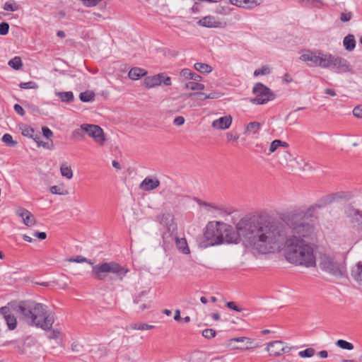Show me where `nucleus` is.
I'll return each mask as SVG.
<instances>
[{
	"mask_svg": "<svg viewBox=\"0 0 362 362\" xmlns=\"http://www.w3.org/2000/svg\"><path fill=\"white\" fill-rule=\"evenodd\" d=\"M42 131L43 136L47 139H49L53 136V132L47 127H43L42 128Z\"/></svg>",
	"mask_w": 362,
	"mask_h": 362,
	"instance_id": "54",
	"label": "nucleus"
},
{
	"mask_svg": "<svg viewBox=\"0 0 362 362\" xmlns=\"http://www.w3.org/2000/svg\"><path fill=\"white\" fill-rule=\"evenodd\" d=\"M19 86L21 88H24V89H30V88H37V85L36 84L35 82L34 81H28V82H25V83H21Z\"/></svg>",
	"mask_w": 362,
	"mask_h": 362,
	"instance_id": "43",
	"label": "nucleus"
},
{
	"mask_svg": "<svg viewBox=\"0 0 362 362\" xmlns=\"http://www.w3.org/2000/svg\"><path fill=\"white\" fill-rule=\"evenodd\" d=\"M286 348L284 346V343L281 341L269 342L267 344V350L269 351L270 355L274 356H278L284 353L289 351L290 348H288V350H286Z\"/></svg>",
	"mask_w": 362,
	"mask_h": 362,
	"instance_id": "14",
	"label": "nucleus"
},
{
	"mask_svg": "<svg viewBox=\"0 0 362 362\" xmlns=\"http://www.w3.org/2000/svg\"><path fill=\"white\" fill-rule=\"evenodd\" d=\"M60 173L63 177L70 180L73 177V171L71 166L67 165L66 163H62L60 166Z\"/></svg>",
	"mask_w": 362,
	"mask_h": 362,
	"instance_id": "29",
	"label": "nucleus"
},
{
	"mask_svg": "<svg viewBox=\"0 0 362 362\" xmlns=\"http://www.w3.org/2000/svg\"><path fill=\"white\" fill-rule=\"evenodd\" d=\"M8 65L15 70H18L23 66L21 57H15L8 62Z\"/></svg>",
	"mask_w": 362,
	"mask_h": 362,
	"instance_id": "33",
	"label": "nucleus"
},
{
	"mask_svg": "<svg viewBox=\"0 0 362 362\" xmlns=\"http://www.w3.org/2000/svg\"><path fill=\"white\" fill-rule=\"evenodd\" d=\"M327 54V52H324L319 49H305L303 51L299 59L302 62L307 63L310 66L326 69Z\"/></svg>",
	"mask_w": 362,
	"mask_h": 362,
	"instance_id": "8",
	"label": "nucleus"
},
{
	"mask_svg": "<svg viewBox=\"0 0 362 362\" xmlns=\"http://www.w3.org/2000/svg\"><path fill=\"white\" fill-rule=\"evenodd\" d=\"M2 141L8 146H15L17 144V141L13 140V137L9 134H5L2 137Z\"/></svg>",
	"mask_w": 362,
	"mask_h": 362,
	"instance_id": "37",
	"label": "nucleus"
},
{
	"mask_svg": "<svg viewBox=\"0 0 362 362\" xmlns=\"http://www.w3.org/2000/svg\"><path fill=\"white\" fill-rule=\"evenodd\" d=\"M320 268L325 272L337 279L346 275V266L344 262L329 254H322L320 257Z\"/></svg>",
	"mask_w": 362,
	"mask_h": 362,
	"instance_id": "5",
	"label": "nucleus"
},
{
	"mask_svg": "<svg viewBox=\"0 0 362 362\" xmlns=\"http://www.w3.org/2000/svg\"><path fill=\"white\" fill-rule=\"evenodd\" d=\"M222 95H223V94L221 93L215 91V92L210 93L209 94L204 93V95L203 96H204V99L206 100V99H218V98H221Z\"/></svg>",
	"mask_w": 362,
	"mask_h": 362,
	"instance_id": "44",
	"label": "nucleus"
},
{
	"mask_svg": "<svg viewBox=\"0 0 362 362\" xmlns=\"http://www.w3.org/2000/svg\"><path fill=\"white\" fill-rule=\"evenodd\" d=\"M0 314L5 320L8 329L13 330L17 327V319L14 310L11 308V303H8L6 306L0 308Z\"/></svg>",
	"mask_w": 362,
	"mask_h": 362,
	"instance_id": "12",
	"label": "nucleus"
},
{
	"mask_svg": "<svg viewBox=\"0 0 362 362\" xmlns=\"http://www.w3.org/2000/svg\"><path fill=\"white\" fill-rule=\"evenodd\" d=\"M84 130L82 129V124L79 129H76L72 132V137L76 139H82L84 136Z\"/></svg>",
	"mask_w": 362,
	"mask_h": 362,
	"instance_id": "40",
	"label": "nucleus"
},
{
	"mask_svg": "<svg viewBox=\"0 0 362 362\" xmlns=\"http://www.w3.org/2000/svg\"><path fill=\"white\" fill-rule=\"evenodd\" d=\"M33 235L40 240H45L47 238V234L45 232H35Z\"/></svg>",
	"mask_w": 362,
	"mask_h": 362,
	"instance_id": "61",
	"label": "nucleus"
},
{
	"mask_svg": "<svg viewBox=\"0 0 362 362\" xmlns=\"http://www.w3.org/2000/svg\"><path fill=\"white\" fill-rule=\"evenodd\" d=\"M83 3V4L86 6H96L99 2H100L102 0H81Z\"/></svg>",
	"mask_w": 362,
	"mask_h": 362,
	"instance_id": "51",
	"label": "nucleus"
},
{
	"mask_svg": "<svg viewBox=\"0 0 362 362\" xmlns=\"http://www.w3.org/2000/svg\"><path fill=\"white\" fill-rule=\"evenodd\" d=\"M226 306L228 308L232 309V310H233L235 311H237V312H241L242 311V308H240L238 306H237L236 303L235 302H233V301L228 302L226 303Z\"/></svg>",
	"mask_w": 362,
	"mask_h": 362,
	"instance_id": "52",
	"label": "nucleus"
},
{
	"mask_svg": "<svg viewBox=\"0 0 362 362\" xmlns=\"http://www.w3.org/2000/svg\"><path fill=\"white\" fill-rule=\"evenodd\" d=\"M230 3L244 8H252L259 4L256 0H230Z\"/></svg>",
	"mask_w": 362,
	"mask_h": 362,
	"instance_id": "19",
	"label": "nucleus"
},
{
	"mask_svg": "<svg viewBox=\"0 0 362 362\" xmlns=\"http://www.w3.org/2000/svg\"><path fill=\"white\" fill-rule=\"evenodd\" d=\"M352 276L358 281H362V264H357L356 267L352 271Z\"/></svg>",
	"mask_w": 362,
	"mask_h": 362,
	"instance_id": "32",
	"label": "nucleus"
},
{
	"mask_svg": "<svg viewBox=\"0 0 362 362\" xmlns=\"http://www.w3.org/2000/svg\"><path fill=\"white\" fill-rule=\"evenodd\" d=\"M228 225L218 221L209 222L204 233L205 241L202 243L203 247H206L223 243V234L227 232Z\"/></svg>",
	"mask_w": 362,
	"mask_h": 362,
	"instance_id": "6",
	"label": "nucleus"
},
{
	"mask_svg": "<svg viewBox=\"0 0 362 362\" xmlns=\"http://www.w3.org/2000/svg\"><path fill=\"white\" fill-rule=\"evenodd\" d=\"M226 137L228 141H230V140L237 141L239 138V135L238 134H233L230 132H228L226 134Z\"/></svg>",
	"mask_w": 362,
	"mask_h": 362,
	"instance_id": "62",
	"label": "nucleus"
},
{
	"mask_svg": "<svg viewBox=\"0 0 362 362\" xmlns=\"http://www.w3.org/2000/svg\"><path fill=\"white\" fill-rule=\"evenodd\" d=\"M162 77V75L157 74L152 76H147L144 80V84L147 88H151L160 86V78Z\"/></svg>",
	"mask_w": 362,
	"mask_h": 362,
	"instance_id": "20",
	"label": "nucleus"
},
{
	"mask_svg": "<svg viewBox=\"0 0 362 362\" xmlns=\"http://www.w3.org/2000/svg\"><path fill=\"white\" fill-rule=\"evenodd\" d=\"M353 115L357 118H362V107L356 106L353 110Z\"/></svg>",
	"mask_w": 362,
	"mask_h": 362,
	"instance_id": "53",
	"label": "nucleus"
},
{
	"mask_svg": "<svg viewBox=\"0 0 362 362\" xmlns=\"http://www.w3.org/2000/svg\"><path fill=\"white\" fill-rule=\"evenodd\" d=\"M49 190H50V192L54 194L64 195V194H67V193H68L67 191H61V189L57 185L52 186L50 187Z\"/></svg>",
	"mask_w": 362,
	"mask_h": 362,
	"instance_id": "48",
	"label": "nucleus"
},
{
	"mask_svg": "<svg viewBox=\"0 0 362 362\" xmlns=\"http://www.w3.org/2000/svg\"><path fill=\"white\" fill-rule=\"evenodd\" d=\"M336 345L342 349L352 350L354 349V345L351 343L344 339L337 340Z\"/></svg>",
	"mask_w": 362,
	"mask_h": 362,
	"instance_id": "35",
	"label": "nucleus"
},
{
	"mask_svg": "<svg viewBox=\"0 0 362 362\" xmlns=\"http://www.w3.org/2000/svg\"><path fill=\"white\" fill-rule=\"evenodd\" d=\"M150 308V302H145L144 303H141L139 307H138V311H143L145 309H147V308Z\"/></svg>",
	"mask_w": 362,
	"mask_h": 362,
	"instance_id": "63",
	"label": "nucleus"
},
{
	"mask_svg": "<svg viewBox=\"0 0 362 362\" xmlns=\"http://www.w3.org/2000/svg\"><path fill=\"white\" fill-rule=\"evenodd\" d=\"M82 129L85 133L93 138L94 141L100 146H103L106 141L103 129L98 125L82 124Z\"/></svg>",
	"mask_w": 362,
	"mask_h": 362,
	"instance_id": "11",
	"label": "nucleus"
},
{
	"mask_svg": "<svg viewBox=\"0 0 362 362\" xmlns=\"http://www.w3.org/2000/svg\"><path fill=\"white\" fill-rule=\"evenodd\" d=\"M343 45L346 50L353 51L356 47V40L353 35L349 34L344 38Z\"/></svg>",
	"mask_w": 362,
	"mask_h": 362,
	"instance_id": "23",
	"label": "nucleus"
},
{
	"mask_svg": "<svg viewBox=\"0 0 362 362\" xmlns=\"http://www.w3.org/2000/svg\"><path fill=\"white\" fill-rule=\"evenodd\" d=\"M252 93L255 98L250 100V102L255 105H264L275 98V94L269 88L259 82L255 84Z\"/></svg>",
	"mask_w": 362,
	"mask_h": 362,
	"instance_id": "9",
	"label": "nucleus"
},
{
	"mask_svg": "<svg viewBox=\"0 0 362 362\" xmlns=\"http://www.w3.org/2000/svg\"><path fill=\"white\" fill-rule=\"evenodd\" d=\"M270 69L267 66H263L261 69H256L254 71V76H258L259 75H267L270 73Z\"/></svg>",
	"mask_w": 362,
	"mask_h": 362,
	"instance_id": "41",
	"label": "nucleus"
},
{
	"mask_svg": "<svg viewBox=\"0 0 362 362\" xmlns=\"http://www.w3.org/2000/svg\"><path fill=\"white\" fill-rule=\"evenodd\" d=\"M11 308L14 310L21 320L30 325L50 329L54 323V317L47 310V306L33 301H12Z\"/></svg>",
	"mask_w": 362,
	"mask_h": 362,
	"instance_id": "2",
	"label": "nucleus"
},
{
	"mask_svg": "<svg viewBox=\"0 0 362 362\" xmlns=\"http://www.w3.org/2000/svg\"><path fill=\"white\" fill-rule=\"evenodd\" d=\"M315 350L313 348H308L298 352V356L301 358H310L315 355Z\"/></svg>",
	"mask_w": 362,
	"mask_h": 362,
	"instance_id": "36",
	"label": "nucleus"
},
{
	"mask_svg": "<svg viewBox=\"0 0 362 362\" xmlns=\"http://www.w3.org/2000/svg\"><path fill=\"white\" fill-rule=\"evenodd\" d=\"M155 327L154 325H148L144 322H133L129 325V328L133 330H148Z\"/></svg>",
	"mask_w": 362,
	"mask_h": 362,
	"instance_id": "26",
	"label": "nucleus"
},
{
	"mask_svg": "<svg viewBox=\"0 0 362 362\" xmlns=\"http://www.w3.org/2000/svg\"><path fill=\"white\" fill-rule=\"evenodd\" d=\"M4 9L8 11H15L18 9V6L13 1H6L4 6Z\"/></svg>",
	"mask_w": 362,
	"mask_h": 362,
	"instance_id": "39",
	"label": "nucleus"
},
{
	"mask_svg": "<svg viewBox=\"0 0 362 362\" xmlns=\"http://www.w3.org/2000/svg\"><path fill=\"white\" fill-rule=\"evenodd\" d=\"M55 94L64 103H71L74 99V93L71 91L56 92Z\"/></svg>",
	"mask_w": 362,
	"mask_h": 362,
	"instance_id": "25",
	"label": "nucleus"
},
{
	"mask_svg": "<svg viewBox=\"0 0 362 362\" xmlns=\"http://www.w3.org/2000/svg\"><path fill=\"white\" fill-rule=\"evenodd\" d=\"M345 213L352 223H357L358 228L362 230V211L349 206L346 209Z\"/></svg>",
	"mask_w": 362,
	"mask_h": 362,
	"instance_id": "15",
	"label": "nucleus"
},
{
	"mask_svg": "<svg viewBox=\"0 0 362 362\" xmlns=\"http://www.w3.org/2000/svg\"><path fill=\"white\" fill-rule=\"evenodd\" d=\"M147 74V71L139 67H134L130 69L129 71L128 76L129 78L132 80H138L139 78H141L142 76H146Z\"/></svg>",
	"mask_w": 362,
	"mask_h": 362,
	"instance_id": "21",
	"label": "nucleus"
},
{
	"mask_svg": "<svg viewBox=\"0 0 362 362\" xmlns=\"http://www.w3.org/2000/svg\"><path fill=\"white\" fill-rule=\"evenodd\" d=\"M60 336V332L58 329H54L49 335V339H59Z\"/></svg>",
	"mask_w": 362,
	"mask_h": 362,
	"instance_id": "60",
	"label": "nucleus"
},
{
	"mask_svg": "<svg viewBox=\"0 0 362 362\" xmlns=\"http://www.w3.org/2000/svg\"><path fill=\"white\" fill-rule=\"evenodd\" d=\"M332 68L337 74L354 73L349 62L340 56L328 53L326 69Z\"/></svg>",
	"mask_w": 362,
	"mask_h": 362,
	"instance_id": "10",
	"label": "nucleus"
},
{
	"mask_svg": "<svg viewBox=\"0 0 362 362\" xmlns=\"http://www.w3.org/2000/svg\"><path fill=\"white\" fill-rule=\"evenodd\" d=\"M38 146H42L43 148H47V149H53L54 144H53L52 141H51L50 143L40 141V143H38Z\"/></svg>",
	"mask_w": 362,
	"mask_h": 362,
	"instance_id": "55",
	"label": "nucleus"
},
{
	"mask_svg": "<svg viewBox=\"0 0 362 362\" xmlns=\"http://www.w3.org/2000/svg\"><path fill=\"white\" fill-rule=\"evenodd\" d=\"M185 123V118L182 116H178L175 118L173 124L177 126H181Z\"/></svg>",
	"mask_w": 362,
	"mask_h": 362,
	"instance_id": "56",
	"label": "nucleus"
},
{
	"mask_svg": "<svg viewBox=\"0 0 362 362\" xmlns=\"http://www.w3.org/2000/svg\"><path fill=\"white\" fill-rule=\"evenodd\" d=\"M68 261L76 263L86 262L90 264L92 266L91 274L98 281L112 280L113 278L110 274H113L119 281H122L126 274L129 272L128 268L122 267L114 261L93 264L90 259L80 255L76 258H69Z\"/></svg>",
	"mask_w": 362,
	"mask_h": 362,
	"instance_id": "4",
	"label": "nucleus"
},
{
	"mask_svg": "<svg viewBox=\"0 0 362 362\" xmlns=\"http://www.w3.org/2000/svg\"><path fill=\"white\" fill-rule=\"evenodd\" d=\"M160 185V181L157 178L146 177L139 185V188L144 191H151Z\"/></svg>",
	"mask_w": 362,
	"mask_h": 362,
	"instance_id": "16",
	"label": "nucleus"
},
{
	"mask_svg": "<svg viewBox=\"0 0 362 362\" xmlns=\"http://www.w3.org/2000/svg\"><path fill=\"white\" fill-rule=\"evenodd\" d=\"M180 76L184 77L185 78H189L194 80V81H200L202 80V76L188 69H182L180 73Z\"/></svg>",
	"mask_w": 362,
	"mask_h": 362,
	"instance_id": "24",
	"label": "nucleus"
},
{
	"mask_svg": "<svg viewBox=\"0 0 362 362\" xmlns=\"http://www.w3.org/2000/svg\"><path fill=\"white\" fill-rule=\"evenodd\" d=\"M16 214L22 218L23 223L28 227H33L36 224L37 221L35 216L28 209L18 207Z\"/></svg>",
	"mask_w": 362,
	"mask_h": 362,
	"instance_id": "13",
	"label": "nucleus"
},
{
	"mask_svg": "<svg viewBox=\"0 0 362 362\" xmlns=\"http://www.w3.org/2000/svg\"><path fill=\"white\" fill-rule=\"evenodd\" d=\"M175 244L177 249L183 254L188 255L190 253V250L188 247L187 240L185 238H175Z\"/></svg>",
	"mask_w": 362,
	"mask_h": 362,
	"instance_id": "22",
	"label": "nucleus"
},
{
	"mask_svg": "<svg viewBox=\"0 0 362 362\" xmlns=\"http://www.w3.org/2000/svg\"><path fill=\"white\" fill-rule=\"evenodd\" d=\"M34 133H35V131L34 129L30 127H28V126H25L23 129H22V134L25 136H28V137H33L34 136Z\"/></svg>",
	"mask_w": 362,
	"mask_h": 362,
	"instance_id": "42",
	"label": "nucleus"
},
{
	"mask_svg": "<svg viewBox=\"0 0 362 362\" xmlns=\"http://www.w3.org/2000/svg\"><path fill=\"white\" fill-rule=\"evenodd\" d=\"M204 88L205 86L204 84L197 83L195 81L186 83L184 86L185 89H190L192 90H202Z\"/></svg>",
	"mask_w": 362,
	"mask_h": 362,
	"instance_id": "31",
	"label": "nucleus"
},
{
	"mask_svg": "<svg viewBox=\"0 0 362 362\" xmlns=\"http://www.w3.org/2000/svg\"><path fill=\"white\" fill-rule=\"evenodd\" d=\"M9 24L6 22H2L0 23V35H5L8 33Z\"/></svg>",
	"mask_w": 362,
	"mask_h": 362,
	"instance_id": "47",
	"label": "nucleus"
},
{
	"mask_svg": "<svg viewBox=\"0 0 362 362\" xmlns=\"http://www.w3.org/2000/svg\"><path fill=\"white\" fill-rule=\"evenodd\" d=\"M282 156H283V159H282L281 163L283 165L284 164L287 165L288 161L291 160V158H292V156L291 155V153L286 151H284Z\"/></svg>",
	"mask_w": 362,
	"mask_h": 362,
	"instance_id": "50",
	"label": "nucleus"
},
{
	"mask_svg": "<svg viewBox=\"0 0 362 362\" xmlns=\"http://www.w3.org/2000/svg\"><path fill=\"white\" fill-rule=\"evenodd\" d=\"M269 219L272 221V218L265 212H259L252 216H248L241 218L236 224V231H234L233 228L228 225L227 232L223 234V243H234L238 244L240 242V237L247 240L250 246L255 250L253 238L257 235L252 227L254 222L259 221V219Z\"/></svg>",
	"mask_w": 362,
	"mask_h": 362,
	"instance_id": "3",
	"label": "nucleus"
},
{
	"mask_svg": "<svg viewBox=\"0 0 362 362\" xmlns=\"http://www.w3.org/2000/svg\"><path fill=\"white\" fill-rule=\"evenodd\" d=\"M232 117L230 115L221 117L212 122V127L218 129H227L232 123Z\"/></svg>",
	"mask_w": 362,
	"mask_h": 362,
	"instance_id": "17",
	"label": "nucleus"
},
{
	"mask_svg": "<svg viewBox=\"0 0 362 362\" xmlns=\"http://www.w3.org/2000/svg\"><path fill=\"white\" fill-rule=\"evenodd\" d=\"M202 335L206 339H211L216 336V331L213 329H205L202 332Z\"/></svg>",
	"mask_w": 362,
	"mask_h": 362,
	"instance_id": "46",
	"label": "nucleus"
},
{
	"mask_svg": "<svg viewBox=\"0 0 362 362\" xmlns=\"http://www.w3.org/2000/svg\"><path fill=\"white\" fill-rule=\"evenodd\" d=\"M194 66L197 71L203 74H208L212 71L211 66L204 63H196Z\"/></svg>",
	"mask_w": 362,
	"mask_h": 362,
	"instance_id": "30",
	"label": "nucleus"
},
{
	"mask_svg": "<svg viewBox=\"0 0 362 362\" xmlns=\"http://www.w3.org/2000/svg\"><path fill=\"white\" fill-rule=\"evenodd\" d=\"M279 146L288 147V144L286 142L282 141L279 139H276L271 143L270 146H269V151L271 153H273Z\"/></svg>",
	"mask_w": 362,
	"mask_h": 362,
	"instance_id": "34",
	"label": "nucleus"
},
{
	"mask_svg": "<svg viewBox=\"0 0 362 362\" xmlns=\"http://www.w3.org/2000/svg\"><path fill=\"white\" fill-rule=\"evenodd\" d=\"M334 199L332 194H327L323 197L319 204H315L310 206L309 207L304 208H295L292 210L286 212L285 214H288L299 221H308L309 218H313L315 214V211L317 209H320L327 205L331 204L334 202Z\"/></svg>",
	"mask_w": 362,
	"mask_h": 362,
	"instance_id": "7",
	"label": "nucleus"
},
{
	"mask_svg": "<svg viewBox=\"0 0 362 362\" xmlns=\"http://www.w3.org/2000/svg\"><path fill=\"white\" fill-rule=\"evenodd\" d=\"M280 218L282 222L273 218L254 222L252 227L257 235L252 243L256 251L269 254L286 248L285 258L289 263L306 268L316 267L314 245L305 240L315 235L314 226L285 213Z\"/></svg>",
	"mask_w": 362,
	"mask_h": 362,
	"instance_id": "1",
	"label": "nucleus"
},
{
	"mask_svg": "<svg viewBox=\"0 0 362 362\" xmlns=\"http://www.w3.org/2000/svg\"><path fill=\"white\" fill-rule=\"evenodd\" d=\"M352 16H353L352 13L350 11L343 12L340 14V20L342 22H348L351 19Z\"/></svg>",
	"mask_w": 362,
	"mask_h": 362,
	"instance_id": "49",
	"label": "nucleus"
},
{
	"mask_svg": "<svg viewBox=\"0 0 362 362\" xmlns=\"http://www.w3.org/2000/svg\"><path fill=\"white\" fill-rule=\"evenodd\" d=\"M334 201L339 200H350L353 197V194L350 192L340 191L335 193H332Z\"/></svg>",
	"mask_w": 362,
	"mask_h": 362,
	"instance_id": "27",
	"label": "nucleus"
},
{
	"mask_svg": "<svg viewBox=\"0 0 362 362\" xmlns=\"http://www.w3.org/2000/svg\"><path fill=\"white\" fill-rule=\"evenodd\" d=\"M14 110L21 116H23L25 115V111L23 108L18 104H16L14 105Z\"/></svg>",
	"mask_w": 362,
	"mask_h": 362,
	"instance_id": "59",
	"label": "nucleus"
},
{
	"mask_svg": "<svg viewBox=\"0 0 362 362\" xmlns=\"http://www.w3.org/2000/svg\"><path fill=\"white\" fill-rule=\"evenodd\" d=\"M81 348H82V346L77 342L72 343L71 347L72 351H74V352H79L81 351Z\"/></svg>",
	"mask_w": 362,
	"mask_h": 362,
	"instance_id": "58",
	"label": "nucleus"
},
{
	"mask_svg": "<svg viewBox=\"0 0 362 362\" xmlns=\"http://www.w3.org/2000/svg\"><path fill=\"white\" fill-rule=\"evenodd\" d=\"M95 94L93 91H85L82 92L79 95V98L82 102L87 103V102H92L95 100Z\"/></svg>",
	"mask_w": 362,
	"mask_h": 362,
	"instance_id": "28",
	"label": "nucleus"
},
{
	"mask_svg": "<svg viewBox=\"0 0 362 362\" xmlns=\"http://www.w3.org/2000/svg\"><path fill=\"white\" fill-rule=\"evenodd\" d=\"M146 294V291H142V292H141V293L139 294V296L136 297V298L134 299V302L135 303H137V304H138V303H141V297H142V296H145Z\"/></svg>",
	"mask_w": 362,
	"mask_h": 362,
	"instance_id": "64",
	"label": "nucleus"
},
{
	"mask_svg": "<svg viewBox=\"0 0 362 362\" xmlns=\"http://www.w3.org/2000/svg\"><path fill=\"white\" fill-rule=\"evenodd\" d=\"M245 341H247V342L251 343V339L245 337H240L237 338H233L230 339V341H238V342H243Z\"/></svg>",
	"mask_w": 362,
	"mask_h": 362,
	"instance_id": "57",
	"label": "nucleus"
},
{
	"mask_svg": "<svg viewBox=\"0 0 362 362\" xmlns=\"http://www.w3.org/2000/svg\"><path fill=\"white\" fill-rule=\"evenodd\" d=\"M197 23L206 28H217L220 25V23L217 22L215 18L211 16L202 18L197 22Z\"/></svg>",
	"mask_w": 362,
	"mask_h": 362,
	"instance_id": "18",
	"label": "nucleus"
},
{
	"mask_svg": "<svg viewBox=\"0 0 362 362\" xmlns=\"http://www.w3.org/2000/svg\"><path fill=\"white\" fill-rule=\"evenodd\" d=\"M261 127V124L258 122H250L246 127V132H252L253 131L255 133L258 129H259Z\"/></svg>",
	"mask_w": 362,
	"mask_h": 362,
	"instance_id": "38",
	"label": "nucleus"
},
{
	"mask_svg": "<svg viewBox=\"0 0 362 362\" xmlns=\"http://www.w3.org/2000/svg\"><path fill=\"white\" fill-rule=\"evenodd\" d=\"M305 6H313L318 7V4H322L321 0H299Z\"/></svg>",
	"mask_w": 362,
	"mask_h": 362,
	"instance_id": "45",
	"label": "nucleus"
}]
</instances>
